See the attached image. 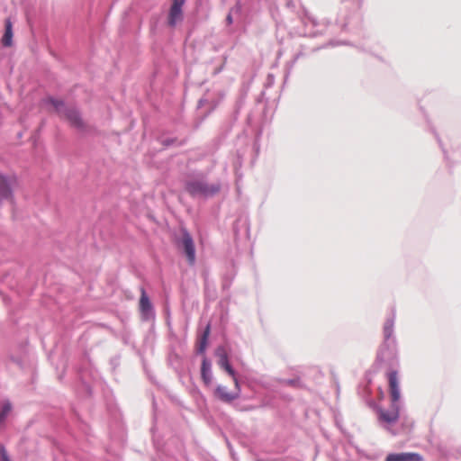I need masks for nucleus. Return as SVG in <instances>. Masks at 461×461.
I'll return each instance as SVG.
<instances>
[{"label":"nucleus","mask_w":461,"mask_h":461,"mask_svg":"<svg viewBox=\"0 0 461 461\" xmlns=\"http://www.w3.org/2000/svg\"><path fill=\"white\" fill-rule=\"evenodd\" d=\"M49 101L54 106L56 111L64 116L71 125L78 129H83L85 127V123L77 110L71 108L65 109L64 104L60 100L50 98Z\"/></svg>","instance_id":"f257e3e1"},{"label":"nucleus","mask_w":461,"mask_h":461,"mask_svg":"<svg viewBox=\"0 0 461 461\" xmlns=\"http://www.w3.org/2000/svg\"><path fill=\"white\" fill-rule=\"evenodd\" d=\"M219 184H208L204 181L196 180L186 185V190L193 195H212L220 191Z\"/></svg>","instance_id":"f03ea898"},{"label":"nucleus","mask_w":461,"mask_h":461,"mask_svg":"<svg viewBox=\"0 0 461 461\" xmlns=\"http://www.w3.org/2000/svg\"><path fill=\"white\" fill-rule=\"evenodd\" d=\"M184 4L185 0H172L167 16V25L169 27L174 28L183 21L184 14L182 8Z\"/></svg>","instance_id":"7ed1b4c3"},{"label":"nucleus","mask_w":461,"mask_h":461,"mask_svg":"<svg viewBox=\"0 0 461 461\" xmlns=\"http://www.w3.org/2000/svg\"><path fill=\"white\" fill-rule=\"evenodd\" d=\"M386 377L388 380L389 393L392 402L395 403L400 400L401 397L400 378L398 372L395 370H391L386 374Z\"/></svg>","instance_id":"20e7f679"},{"label":"nucleus","mask_w":461,"mask_h":461,"mask_svg":"<svg viewBox=\"0 0 461 461\" xmlns=\"http://www.w3.org/2000/svg\"><path fill=\"white\" fill-rule=\"evenodd\" d=\"M215 354L219 358L217 362L218 366L221 369L225 370L232 377L235 386L238 387V379L236 377L234 369L229 363L228 356L225 349L221 347H219L216 349Z\"/></svg>","instance_id":"39448f33"},{"label":"nucleus","mask_w":461,"mask_h":461,"mask_svg":"<svg viewBox=\"0 0 461 461\" xmlns=\"http://www.w3.org/2000/svg\"><path fill=\"white\" fill-rule=\"evenodd\" d=\"M182 245L188 263L192 266L195 262L194 243L191 235L187 231L183 232Z\"/></svg>","instance_id":"423d86ee"},{"label":"nucleus","mask_w":461,"mask_h":461,"mask_svg":"<svg viewBox=\"0 0 461 461\" xmlns=\"http://www.w3.org/2000/svg\"><path fill=\"white\" fill-rule=\"evenodd\" d=\"M15 183L14 177L0 176V201L8 199L12 195V185Z\"/></svg>","instance_id":"0eeeda50"},{"label":"nucleus","mask_w":461,"mask_h":461,"mask_svg":"<svg viewBox=\"0 0 461 461\" xmlns=\"http://www.w3.org/2000/svg\"><path fill=\"white\" fill-rule=\"evenodd\" d=\"M236 388H237V391L234 393H231V392H228L226 387L219 385V386H217V388L214 391V395L216 398H218L221 402H230L239 397V392H240L239 386Z\"/></svg>","instance_id":"6e6552de"},{"label":"nucleus","mask_w":461,"mask_h":461,"mask_svg":"<svg viewBox=\"0 0 461 461\" xmlns=\"http://www.w3.org/2000/svg\"><path fill=\"white\" fill-rule=\"evenodd\" d=\"M385 461H423V457L418 453H393L386 456Z\"/></svg>","instance_id":"1a4fd4ad"},{"label":"nucleus","mask_w":461,"mask_h":461,"mask_svg":"<svg viewBox=\"0 0 461 461\" xmlns=\"http://www.w3.org/2000/svg\"><path fill=\"white\" fill-rule=\"evenodd\" d=\"M201 375L203 383L206 385H210L212 383L211 363L207 360L206 357H204L202 362Z\"/></svg>","instance_id":"9d476101"},{"label":"nucleus","mask_w":461,"mask_h":461,"mask_svg":"<svg viewBox=\"0 0 461 461\" xmlns=\"http://www.w3.org/2000/svg\"><path fill=\"white\" fill-rule=\"evenodd\" d=\"M5 34L2 38V43L5 47H10L12 45L13 39V24L10 19H6L5 21Z\"/></svg>","instance_id":"9b49d317"},{"label":"nucleus","mask_w":461,"mask_h":461,"mask_svg":"<svg viewBox=\"0 0 461 461\" xmlns=\"http://www.w3.org/2000/svg\"><path fill=\"white\" fill-rule=\"evenodd\" d=\"M211 327L208 324L203 333V335L199 338L197 341V351L199 353H203L207 348L208 339L210 336Z\"/></svg>","instance_id":"f8f14e48"},{"label":"nucleus","mask_w":461,"mask_h":461,"mask_svg":"<svg viewBox=\"0 0 461 461\" xmlns=\"http://www.w3.org/2000/svg\"><path fill=\"white\" fill-rule=\"evenodd\" d=\"M379 418H380V420H382L385 422L392 423L398 420V411H387L384 410H380L379 411Z\"/></svg>","instance_id":"ddd939ff"},{"label":"nucleus","mask_w":461,"mask_h":461,"mask_svg":"<svg viewBox=\"0 0 461 461\" xmlns=\"http://www.w3.org/2000/svg\"><path fill=\"white\" fill-rule=\"evenodd\" d=\"M140 309L142 312H148L151 309V303L144 288L140 290Z\"/></svg>","instance_id":"4468645a"},{"label":"nucleus","mask_w":461,"mask_h":461,"mask_svg":"<svg viewBox=\"0 0 461 461\" xmlns=\"http://www.w3.org/2000/svg\"><path fill=\"white\" fill-rule=\"evenodd\" d=\"M12 405L10 402H5L0 411V425L4 424L6 417L11 412Z\"/></svg>","instance_id":"2eb2a0df"},{"label":"nucleus","mask_w":461,"mask_h":461,"mask_svg":"<svg viewBox=\"0 0 461 461\" xmlns=\"http://www.w3.org/2000/svg\"><path fill=\"white\" fill-rule=\"evenodd\" d=\"M393 331V321H386L384 326V336L385 339H388L392 336Z\"/></svg>","instance_id":"dca6fc26"},{"label":"nucleus","mask_w":461,"mask_h":461,"mask_svg":"<svg viewBox=\"0 0 461 461\" xmlns=\"http://www.w3.org/2000/svg\"><path fill=\"white\" fill-rule=\"evenodd\" d=\"M0 456L2 457L3 461H11L9 459V456L7 455V452L4 447H0Z\"/></svg>","instance_id":"f3484780"},{"label":"nucleus","mask_w":461,"mask_h":461,"mask_svg":"<svg viewBox=\"0 0 461 461\" xmlns=\"http://www.w3.org/2000/svg\"><path fill=\"white\" fill-rule=\"evenodd\" d=\"M226 21H227L228 24H231L232 23L231 14H228L227 15Z\"/></svg>","instance_id":"a211bd4d"}]
</instances>
